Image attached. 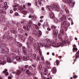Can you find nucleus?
<instances>
[{"instance_id": "6ab92c4d", "label": "nucleus", "mask_w": 79, "mask_h": 79, "mask_svg": "<svg viewBox=\"0 0 79 79\" xmlns=\"http://www.w3.org/2000/svg\"><path fill=\"white\" fill-rule=\"evenodd\" d=\"M77 47L76 46L75 44H74L73 45V52H77V48H76Z\"/></svg>"}, {"instance_id": "4468645a", "label": "nucleus", "mask_w": 79, "mask_h": 79, "mask_svg": "<svg viewBox=\"0 0 79 79\" xmlns=\"http://www.w3.org/2000/svg\"><path fill=\"white\" fill-rule=\"evenodd\" d=\"M50 18H51L52 19H55V17L54 16V14L53 12H51L49 14Z\"/></svg>"}, {"instance_id": "2f4dec72", "label": "nucleus", "mask_w": 79, "mask_h": 79, "mask_svg": "<svg viewBox=\"0 0 79 79\" xmlns=\"http://www.w3.org/2000/svg\"><path fill=\"white\" fill-rule=\"evenodd\" d=\"M32 58H34L35 59V58H36V54H33L32 55Z\"/></svg>"}, {"instance_id": "8fccbe9b", "label": "nucleus", "mask_w": 79, "mask_h": 79, "mask_svg": "<svg viewBox=\"0 0 79 79\" xmlns=\"http://www.w3.org/2000/svg\"><path fill=\"white\" fill-rule=\"evenodd\" d=\"M60 32L62 34H64V31H63L61 30Z\"/></svg>"}, {"instance_id": "bf43d9fd", "label": "nucleus", "mask_w": 79, "mask_h": 79, "mask_svg": "<svg viewBox=\"0 0 79 79\" xmlns=\"http://www.w3.org/2000/svg\"><path fill=\"white\" fill-rule=\"evenodd\" d=\"M47 30H48V31H51V29L50 28H47Z\"/></svg>"}, {"instance_id": "0eeeda50", "label": "nucleus", "mask_w": 79, "mask_h": 79, "mask_svg": "<svg viewBox=\"0 0 79 79\" xmlns=\"http://www.w3.org/2000/svg\"><path fill=\"white\" fill-rule=\"evenodd\" d=\"M35 3L37 6H39L38 5H40V6H42L44 5L43 3H42L41 0H35Z\"/></svg>"}, {"instance_id": "5701e85b", "label": "nucleus", "mask_w": 79, "mask_h": 79, "mask_svg": "<svg viewBox=\"0 0 79 79\" xmlns=\"http://www.w3.org/2000/svg\"><path fill=\"white\" fill-rule=\"evenodd\" d=\"M62 1H63V2L64 3H67V2H68V3H69L70 4H71V2H71V0H62Z\"/></svg>"}, {"instance_id": "9d476101", "label": "nucleus", "mask_w": 79, "mask_h": 79, "mask_svg": "<svg viewBox=\"0 0 79 79\" xmlns=\"http://www.w3.org/2000/svg\"><path fill=\"white\" fill-rule=\"evenodd\" d=\"M16 59L18 62H21L22 61V56L18 55L16 57Z\"/></svg>"}, {"instance_id": "f03ea898", "label": "nucleus", "mask_w": 79, "mask_h": 79, "mask_svg": "<svg viewBox=\"0 0 79 79\" xmlns=\"http://www.w3.org/2000/svg\"><path fill=\"white\" fill-rule=\"evenodd\" d=\"M23 54L26 56H23L22 58V60L23 61H27L29 59V57L27 55V48H26L25 47H23Z\"/></svg>"}, {"instance_id": "f3484780", "label": "nucleus", "mask_w": 79, "mask_h": 79, "mask_svg": "<svg viewBox=\"0 0 79 79\" xmlns=\"http://www.w3.org/2000/svg\"><path fill=\"white\" fill-rule=\"evenodd\" d=\"M3 73H4V74L5 73V76H7L9 74L8 72V70L6 69H5V71H3Z\"/></svg>"}, {"instance_id": "c9c22d12", "label": "nucleus", "mask_w": 79, "mask_h": 79, "mask_svg": "<svg viewBox=\"0 0 79 79\" xmlns=\"http://www.w3.org/2000/svg\"><path fill=\"white\" fill-rule=\"evenodd\" d=\"M10 31L11 32H12V33H14V31H15V29H14L13 28H11Z\"/></svg>"}, {"instance_id": "774afa93", "label": "nucleus", "mask_w": 79, "mask_h": 79, "mask_svg": "<svg viewBox=\"0 0 79 79\" xmlns=\"http://www.w3.org/2000/svg\"><path fill=\"white\" fill-rule=\"evenodd\" d=\"M78 57H79V56L78 55H77L75 56V57L76 58H78Z\"/></svg>"}, {"instance_id": "ea45409f", "label": "nucleus", "mask_w": 79, "mask_h": 79, "mask_svg": "<svg viewBox=\"0 0 79 79\" xmlns=\"http://www.w3.org/2000/svg\"><path fill=\"white\" fill-rule=\"evenodd\" d=\"M28 23L29 24H32V20H30L28 21Z\"/></svg>"}, {"instance_id": "f257e3e1", "label": "nucleus", "mask_w": 79, "mask_h": 79, "mask_svg": "<svg viewBox=\"0 0 79 79\" xmlns=\"http://www.w3.org/2000/svg\"><path fill=\"white\" fill-rule=\"evenodd\" d=\"M56 41V40H55L53 41L52 40H49L48 41V45L46 46H45V47H50V45H52V47H60V46H63L64 45H68L69 44V42L68 40H66L65 41H63L62 42H59L58 43H56L55 42Z\"/></svg>"}, {"instance_id": "a18cd8bd", "label": "nucleus", "mask_w": 79, "mask_h": 79, "mask_svg": "<svg viewBox=\"0 0 79 79\" xmlns=\"http://www.w3.org/2000/svg\"><path fill=\"white\" fill-rule=\"evenodd\" d=\"M0 13H4V11L3 10H0Z\"/></svg>"}, {"instance_id": "a19ab883", "label": "nucleus", "mask_w": 79, "mask_h": 79, "mask_svg": "<svg viewBox=\"0 0 79 79\" xmlns=\"http://www.w3.org/2000/svg\"><path fill=\"white\" fill-rule=\"evenodd\" d=\"M23 13L24 15H26L27 12L26 10H23Z\"/></svg>"}, {"instance_id": "de8ad7c7", "label": "nucleus", "mask_w": 79, "mask_h": 79, "mask_svg": "<svg viewBox=\"0 0 79 79\" xmlns=\"http://www.w3.org/2000/svg\"><path fill=\"white\" fill-rule=\"evenodd\" d=\"M56 65H58V64H59V61H56Z\"/></svg>"}, {"instance_id": "2eb2a0df", "label": "nucleus", "mask_w": 79, "mask_h": 79, "mask_svg": "<svg viewBox=\"0 0 79 79\" xmlns=\"http://www.w3.org/2000/svg\"><path fill=\"white\" fill-rule=\"evenodd\" d=\"M32 29V26L31 25H28L27 26V28H26V31H28L29 29Z\"/></svg>"}, {"instance_id": "4c0bfd02", "label": "nucleus", "mask_w": 79, "mask_h": 79, "mask_svg": "<svg viewBox=\"0 0 79 79\" xmlns=\"http://www.w3.org/2000/svg\"><path fill=\"white\" fill-rule=\"evenodd\" d=\"M44 25L46 27H48V23H44Z\"/></svg>"}, {"instance_id": "603ef678", "label": "nucleus", "mask_w": 79, "mask_h": 79, "mask_svg": "<svg viewBox=\"0 0 79 79\" xmlns=\"http://www.w3.org/2000/svg\"><path fill=\"white\" fill-rule=\"evenodd\" d=\"M77 76H76V75H74L73 77V78H77Z\"/></svg>"}, {"instance_id": "052dcab7", "label": "nucleus", "mask_w": 79, "mask_h": 79, "mask_svg": "<svg viewBox=\"0 0 79 79\" xmlns=\"http://www.w3.org/2000/svg\"><path fill=\"white\" fill-rule=\"evenodd\" d=\"M11 78H12V77H11L10 76H9L8 77V79H11Z\"/></svg>"}, {"instance_id": "49530a36", "label": "nucleus", "mask_w": 79, "mask_h": 79, "mask_svg": "<svg viewBox=\"0 0 79 79\" xmlns=\"http://www.w3.org/2000/svg\"><path fill=\"white\" fill-rule=\"evenodd\" d=\"M26 28H27V26L26 27L25 25L23 26V29H25V30H26Z\"/></svg>"}, {"instance_id": "c756f323", "label": "nucleus", "mask_w": 79, "mask_h": 79, "mask_svg": "<svg viewBox=\"0 0 79 79\" xmlns=\"http://www.w3.org/2000/svg\"><path fill=\"white\" fill-rule=\"evenodd\" d=\"M17 7V6L16 5H15V6H13V10L14 11H16V7Z\"/></svg>"}, {"instance_id": "4d7b16f0", "label": "nucleus", "mask_w": 79, "mask_h": 79, "mask_svg": "<svg viewBox=\"0 0 79 79\" xmlns=\"http://www.w3.org/2000/svg\"><path fill=\"white\" fill-rule=\"evenodd\" d=\"M43 21H44V20H43L42 19L40 20V23H42Z\"/></svg>"}, {"instance_id": "3c124183", "label": "nucleus", "mask_w": 79, "mask_h": 79, "mask_svg": "<svg viewBox=\"0 0 79 79\" xmlns=\"http://www.w3.org/2000/svg\"><path fill=\"white\" fill-rule=\"evenodd\" d=\"M29 66L28 65H25V68H29Z\"/></svg>"}, {"instance_id": "dca6fc26", "label": "nucleus", "mask_w": 79, "mask_h": 79, "mask_svg": "<svg viewBox=\"0 0 79 79\" xmlns=\"http://www.w3.org/2000/svg\"><path fill=\"white\" fill-rule=\"evenodd\" d=\"M8 8V6H7V2H4V5L3 7V9L4 10H6V8Z\"/></svg>"}, {"instance_id": "69168bd1", "label": "nucleus", "mask_w": 79, "mask_h": 79, "mask_svg": "<svg viewBox=\"0 0 79 79\" xmlns=\"http://www.w3.org/2000/svg\"><path fill=\"white\" fill-rule=\"evenodd\" d=\"M32 18V16L31 15H30L29 16V18Z\"/></svg>"}, {"instance_id": "20e7f679", "label": "nucleus", "mask_w": 79, "mask_h": 79, "mask_svg": "<svg viewBox=\"0 0 79 79\" xmlns=\"http://www.w3.org/2000/svg\"><path fill=\"white\" fill-rule=\"evenodd\" d=\"M66 24V22L65 21H63L61 23V27L63 29L66 26H67V27H65V29L66 31L68 30V27L70 26V23H68Z\"/></svg>"}, {"instance_id": "e433bc0d", "label": "nucleus", "mask_w": 79, "mask_h": 79, "mask_svg": "<svg viewBox=\"0 0 79 79\" xmlns=\"http://www.w3.org/2000/svg\"><path fill=\"white\" fill-rule=\"evenodd\" d=\"M41 77L42 78V79H46V77L44 76H42V73H41Z\"/></svg>"}, {"instance_id": "c03bdc74", "label": "nucleus", "mask_w": 79, "mask_h": 79, "mask_svg": "<svg viewBox=\"0 0 79 79\" xmlns=\"http://www.w3.org/2000/svg\"><path fill=\"white\" fill-rule=\"evenodd\" d=\"M40 57H41L42 60V61H44V56H41Z\"/></svg>"}, {"instance_id": "5fc2aeb1", "label": "nucleus", "mask_w": 79, "mask_h": 79, "mask_svg": "<svg viewBox=\"0 0 79 79\" xmlns=\"http://www.w3.org/2000/svg\"><path fill=\"white\" fill-rule=\"evenodd\" d=\"M38 24L39 26H40V25H41V23H40L39 22L38 23Z\"/></svg>"}, {"instance_id": "b1692460", "label": "nucleus", "mask_w": 79, "mask_h": 79, "mask_svg": "<svg viewBox=\"0 0 79 79\" xmlns=\"http://www.w3.org/2000/svg\"><path fill=\"white\" fill-rule=\"evenodd\" d=\"M30 71L29 69H27L26 71L27 74H28L29 76H31V73H30Z\"/></svg>"}, {"instance_id": "412c9836", "label": "nucleus", "mask_w": 79, "mask_h": 79, "mask_svg": "<svg viewBox=\"0 0 79 79\" xmlns=\"http://www.w3.org/2000/svg\"><path fill=\"white\" fill-rule=\"evenodd\" d=\"M48 73V69L47 68L44 69V74L46 75Z\"/></svg>"}, {"instance_id": "39448f33", "label": "nucleus", "mask_w": 79, "mask_h": 79, "mask_svg": "<svg viewBox=\"0 0 79 79\" xmlns=\"http://www.w3.org/2000/svg\"><path fill=\"white\" fill-rule=\"evenodd\" d=\"M48 40H47L48 42L46 44H42V43L40 42V45H39V42H37V49H39V48H40V47H44L45 48H48L49 46H48V47H45V46H47V45H48Z\"/></svg>"}, {"instance_id": "338daca9", "label": "nucleus", "mask_w": 79, "mask_h": 79, "mask_svg": "<svg viewBox=\"0 0 79 79\" xmlns=\"http://www.w3.org/2000/svg\"><path fill=\"white\" fill-rule=\"evenodd\" d=\"M22 3H25V1H21Z\"/></svg>"}, {"instance_id": "680f3d73", "label": "nucleus", "mask_w": 79, "mask_h": 79, "mask_svg": "<svg viewBox=\"0 0 79 79\" xmlns=\"http://www.w3.org/2000/svg\"><path fill=\"white\" fill-rule=\"evenodd\" d=\"M41 9L42 10H44L45 9L44 8V7H42L41 8Z\"/></svg>"}, {"instance_id": "a211bd4d", "label": "nucleus", "mask_w": 79, "mask_h": 79, "mask_svg": "<svg viewBox=\"0 0 79 79\" xmlns=\"http://www.w3.org/2000/svg\"><path fill=\"white\" fill-rule=\"evenodd\" d=\"M52 35L53 37H56L58 35V32L54 30L53 31Z\"/></svg>"}, {"instance_id": "6e6552de", "label": "nucleus", "mask_w": 79, "mask_h": 79, "mask_svg": "<svg viewBox=\"0 0 79 79\" xmlns=\"http://www.w3.org/2000/svg\"><path fill=\"white\" fill-rule=\"evenodd\" d=\"M53 7H54V10L56 11H61V8L59 6L54 5Z\"/></svg>"}, {"instance_id": "4be33fe9", "label": "nucleus", "mask_w": 79, "mask_h": 79, "mask_svg": "<svg viewBox=\"0 0 79 79\" xmlns=\"http://www.w3.org/2000/svg\"><path fill=\"white\" fill-rule=\"evenodd\" d=\"M52 71L53 72V73H54V74H55V73H56V67H53L52 69Z\"/></svg>"}, {"instance_id": "f704fd0d", "label": "nucleus", "mask_w": 79, "mask_h": 79, "mask_svg": "<svg viewBox=\"0 0 79 79\" xmlns=\"http://www.w3.org/2000/svg\"><path fill=\"white\" fill-rule=\"evenodd\" d=\"M39 53L40 57H41V56H42V51L40 50H39Z\"/></svg>"}, {"instance_id": "e2e57ef3", "label": "nucleus", "mask_w": 79, "mask_h": 79, "mask_svg": "<svg viewBox=\"0 0 79 79\" xmlns=\"http://www.w3.org/2000/svg\"><path fill=\"white\" fill-rule=\"evenodd\" d=\"M40 57H38L37 58V61H39V60H40Z\"/></svg>"}, {"instance_id": "bb28decb", "label": "nucleus", "mask_w": 79, "mask_h": 79, "mask_svg": "<svg viewBox=\"0 0 79 79\" xmlns=\"http://www.w3.org/2000/svg\"><path fill=\"white\" fill-rule=\"evenodd\" d=\"M37 31L35 30H34L33 31V34H34V35H37Z\"/></svg>"}, {"instance_id": "423d86ee", "label": "nucleus", "mask_w": 79, "mask_h": 79, "mask_svg": "<svg viewBox=\"0 0 79 79\" xmlns=\"http://www.w3.org/2000/svg\"><path fill=\"white\" fill-rule=\"evenodd\" d=\"M54 5L51 6H46V8H47L48 11L50 12H52L53 10H54V7H53Z\"/></svg>"}, {"instance_id": "13d9d810", "label": "nucleus", "mask_w": 79, "mask_h": 79, "mask_svg": "<svg viewBox=\"0 0 79 79\" xmlns=\"http://www.w3.org/2000/svg\"><path fill=\"white\" fill-rule=\"evenodd\" d=\"M28 6H31V3H28Z\"/></svg>"}, {"instance_id": "864d4df0", "label": "nucleus", "mask_w": 79, "mask_h": 79, "mask_svg": "<svg viewBox=\"0 0 79 79\" xmlns=\"http://www.w3.org/2000/svg\"><path fill=\"white\" fill-rule=\"evenodd\" d=\"M79 50L78 51V52H77L76 54H75V55H79Z\"/></svg>"}, {"instance_id": "c85d7f7f", "label": "nucleus", "mask_w": 79, "mask_h": 79, "mask_svg": "<svg viewBox=\"0 0 79 79\" xmlns=\"http://www.w3.org/2000/svg\"><path fill=\"white\" fill-rule=\"evenodd\" d=\"M58 39H62V37H61V35L60 34H58Z\"/></svg>"}, {"instance_id": "7ed1b4c3", "label": "nucleus", "mask_w": 79, "mask_h": 79, "mask_svg": "<svg viewBox=\"0 0 79 79\" xmlns=\"http://www.w3.org/2000/svg\"><path fill=\"white\" fill-rule=\"evenodd\" d=\"M28 40H29L27 41V43H26V44H27V48H28L32 52V49L31 48V46H30L29 45H31L32 44V43L33 42V38L32 37L29 36Z\"/></svg>"}, {"instance_id": "1a4fd4ad", "label": "nucleus", "mask_w": 79, "mask_h": 79, "mask_svg": "<svg viewBox=\"0 0 79 79\" xmlns=\"http://www.w3.org/2000/svg\"><path fill=\"white\" fill-rule=\"evenodd\" d=\"M14 58L13 57H9L7 58V61L8 63H12L14 61Z\"/></svg>"}, {"instance_id": "9b49d317", "label": "nucleus", "mask_w": 79, "mask_h": 79, "mask_svg": "<svg viewBox=\"0 0 79 79\" xmlns=\"http://www.w3.org/2000/svg\"><path fill=\"white\" fill-rule=\"evenodd\" d=\"M6 63V61L5 60L4 58L0 59V64L2 65H4Z\"/></svg>"}, {"instance_id": "aec40b11", "label": "nucleus", "mask_w": 79, "mask_h": 79, "mask_svg": "<svg viewBox=\"0 0 79 79\" xmlns=\"http://www.w3.org/2000/svg\"><path fill=\"white\" fill-rule=\"evenodd\" d=\"M59 17L60 19H63V17H64V15L62 13H60L59 15Z\"/></svg>"}, {"instance_id": "09e8293b", "label": "nucleus", "mask_w": 79, "mask_h": 79, "mask_svg": "<svg viewBox=\"0 0 79 79\" xmlns=\"http://www.w3.org/2000/svg\"><path fill=\"white\" fill-rule=\"evenodd\" d=\"M28 69H32V68L31 66H29Z\"/></svg>"}, {"instance_id": "0e129e2a", "label": "nucleus", "mask_w": 79, "mask_h": 79, "mask_svg": "<svg viewBox=\"0 0 79 79\" xmlns=\"http://www.w3.org/2000/svg\"><path fill=\"white\" fill-rule=\"evenodd\" d=\"M44 18V16H41L40 17V19H42Z\"/></svg>"}, {"instance_id": "7c9ffc66", "label": "nucleus", "mask_w": 79, "mask_h": 79, "mask_svg": "<svg viewBox=\"0 0 79 79\" xmlns=\"http://www.w3.org/2000/svg\"><path fill=\"white\" fill-rule=\"evenodd\" d=\"M31 18L33 19L34 20H36L37 18L35 16H32Z\"/></svg>"}, {"instance_id": "58836bf2", "label": "nucleus", "mask_w": 79, "mask_h": 79, "mask_svg": "<svg viewBox=\"0 0 79 79\" xmlns=\"http://www.w3.org/2000/svg\"><path fill=\"white\" fill-rule=\"evenodd\" d=\"M15 16H19V13H18V12H15Z\"/></svg>"}, {"instance_id": "72a5a7b5", "label": "nucleus", "mask_w": 79, "mask_h": 79, "mask_svg": "<svg viewBox=\"0 0 79 79\" xmlns=\"http://www.w3.org/2000/svg\"><path fill=\"white\" fill-rule=\"evenodd\" d=\"M56 28V27L54 25H52L51 27V29H52V30L55 29Z\"/></svg>"}, {"instance_id": "f8f14e48", "label": "nucleus", "mask_w": 79, "mask_h": 79, "mask_svg": "<svg viewBox=\"0 0 79 79\" xmlns=\"http://www.w3.org/2000/svg\"><path fill=\"white\" fill-rule=\"evenodd\" d=\"M42 65L41 64H39L38 69V71H39L40 73H42Z\"/></svg>"}, {"instance_id": "a878e982", "label": "nucleus", "mask_w": 79, "mask_h": 79, "mask_svg": "<svg viewBox=\"0 0 79 79\" xmlns=\"http://www.w3.org/2000/svg\"><path fill=\"white\" fill-rule=\"evenodd\" d=\"M53 20H54V22L56 23V24H58V22H59V21L58 20V19L55 18Z\"/></svg>"}, {"instance_id": "37998d69", "label": "nucleus", "mask_w": 79, "mask_h": 79, "mask_svg": "<svg viewBox=\"0 0 79 79\" xmlns=\"http://www.w3.org/2000/svg\"><path fill=\"white\" fill-rule=\"evenodd\" d=\"M21 73V71H20V70H19L17 73V75H19V74H20V73Z\"/></svg>"}, {"instance_id": "cd10ccee", "label": "nucleus", "mask_w": 79, "mask_h": 79, "mask_svg": "<svg viewBox=\"0 0 79 79\" xmlns=\"http://www.w3.org/2000/svg\"><path fill=\"white\" fill-rule=\"evenodd\" d=\"M50 76V73H49L48 75V76H49L50 78H48L47 79H53V76L52 75L51 76Z\"/></svg>"}, {"instance_id": "79ce46f5", "label": "nucleus", "mask_w": 79, "mask_h": 79, "mask_svg": "<svg viewBox=\"0 0 79 79\" xmlns=\"http://www.w3.org/2000/svg\"><path fill=\"white\" fill-rule=\"evenodd\" d=\"M21 40H23V42H24V41H25V38L24 37H22Z\"/></svg>"}, {"instance_id": "6e6d98bb", "label": "nucleus", "mask_w": 79, "mask_h": 79, "mask_svg": "<svg viewBox=\"0 0 79 79\" xmlns=\"http://www.w3.org/2000/svg\"><path fill=\"white\" fill-rule=\"evenodd\" d=\"M10 13H13V10H10Z\"/></svg>"}, {"instance_id": "393cba45", "label": "nucleus", "mask_w": 79, "mask_h": 79, "mask_svg": "<svg viewBox=\"0 0 79 79\" xmlns=\"http://www.w3.org/2000/svg\"><path fill=\"white\" fill-rule=\"evenodd\" d=\"M42 35V31H40V30H39L38 31V37H40V36H41Z\"/></svg>"}, {"instance_id": "ddd939ff", "label": "nucleus", "mask_w": 79, "mask_h": 79, "mask_svg": "<svg viewBox=\"0 0 79 79\" xmlns=\"http://www.w3.org/2000/svg\"><path fill=\"white\" fill-rule=\"evenodd\" d=\"M46 66L48 69L50 68V62L49 61H46L45 64Z\"/></svg>"}, {"instance_id": "473e14b6", "label": "nucleus", "mask_w": 79, "mask_h": 79, "mask_svg": "<svg viewBox=\"0 0 79 79\" xmlns=\"http://www.w3.org/2000/svg\"><path fill=\"white\" fill-rule=\"evenodd\" d=\"M71 4V6L72 7H73V6H74V4L75 3V2H72L70 3Z\"/></svg>"}]
</instances>
